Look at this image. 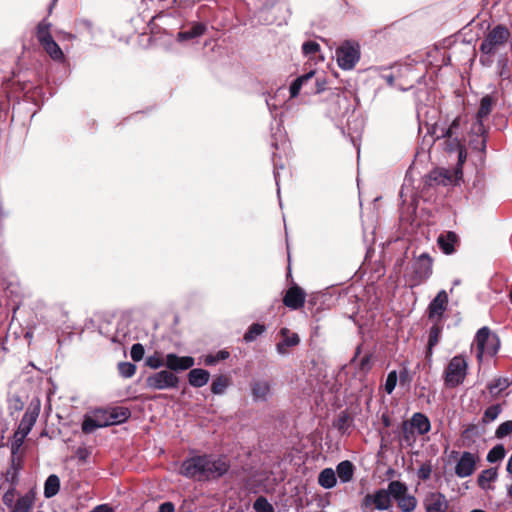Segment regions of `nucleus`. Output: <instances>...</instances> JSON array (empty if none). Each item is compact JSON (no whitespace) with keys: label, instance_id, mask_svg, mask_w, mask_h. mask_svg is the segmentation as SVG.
Instances as JSON below:
<instances>
[{"label":"nucleus","instance_id":"obj_31","mask_svg":"<svg viewBox=\"0 0 512 512\" xmlns=\"http://www.w3.org/2000/svg\"><path fill=\"white\" fill-rule=\"evenodd\" d=\"M60 490V479L56 474L47 477L44 483V497L52 498L58 494Z\"/></svg>","mask_w":512,"mask_h":512},{"label":"nucleus","instance_id":"obj_54","mask_svg":"<svg viewBox=\"0 0 512 512\" xmlns=\"http://www.w3.org/2000/svg\"><path fill=\"white\" fill-rule=\"evenodd\" d=\"M349 414L345 411L341 412L338 416L336 427L338 430L345 432L349 427Z\"/></svg>","mask_w":512,"mask_h":512},{"label":"nucleus","instance_id":"obj_59","mask_svg":"<svg viewBox=\"0 0 512 512\" xmlns=\"http://www.w3.org/2000/svg\"><path fill=\"white\" fill-rule=\"evenodd\" d=\"M126 338L127 334L125 332L120 333L119 331H117V333L111 338V341L113 343L124 344Z\"/></svg>","mask_w":512,"mask_h":512},{"label":"nucleus","instance_id":"obj_6","mask_svg":"<svg viewBox=\"0 0 512 512\" xmlns=\"http://www.w3.org/2000/svg\"><path fill=\"white\" fill-rule=\"evenodd\" d=\"M410 269L412 285H420L426 282L433 273V258L424 252L413 258Z\"/></svg>","mask_w":512,"mask_h":512},{"label":"nucleus","instance_id":"obj_46","mask_svg":"<svg viewBox=\"0 0 512 512\" xmlns=\"http://www.w3.org/2000/svg\"><path fill=\"white\" fill-rule=\"evenodd\" d=\"M81 428L84 433L89 434L94 432L96 429L101 428V424L97 422V419L94 417V415H85Z\"/></svg>","mask_w":512,"mask_h":512},{"label":"nucleus","instance_id":"obj_16","mask_svg":"<svg viewBox=\"0 0 512 512\" xmlns=\"http://www.w3.org/2000/svg\"><path fill=\"white\" fill-rule=\"evenodd\" d=\"M476 466V458L471 452H463L455 466V474L460 478H466L473 474Z\"/></svg>","mask_w":512,"mask_h":512},{"label":"nucleus","instance_id":"obj_10","mask_svg":"<svg viewBox=\"0 0 512 512\" xmlns=\"http://www.w3.org/2000/svg\"><path fill=\"white\" fill-rule=\"evenodd\" d=\"M204 455H196L185 459L180 467V474L189 479L205 481Z\"/></svg>","mask_w":512,"mask_h":512},{"label":"nucleus","instance_id":"obj_45","mask_svg":"<svg viewBox=\"0 0 512 512\" xmlns=\"http://www.w3.org/2000/svg\"><path fill=\"white\" fill-rule=\"evenodd\" d=\"M230 353L226 350H220L216 354H208L204 358V364L206 366H214L220 361L228 359Z\"/></svg>","mask_w":512,"mask_h":512},{"label":"nucleus","instance_id":"obj_5","mask_svg":"<svg viewBox=\"0 0 512 512\" xmlns=\"http://www.w3.org/2000/svg\"><path fill=\"white\" fill-rule=\"evenodd\" d=\"M476 345V358L483 360L485 355L494 356L499 349V338L495 334H491L489 327L480 328L474 338Z\"/></svg>","mask_w":512,"mask_h":512},{"label":"nucleus","instance_id":"obj_15","mask_svg":"<svg viewBox=\"0 0 512 512\" xmlns=\"http://www.w3.org/2000/svg\"><path fill=\"white\" fill-rule=\"evenodd\" d=\"M195 364V360L191 356H178L175 353H169L166 355L165 366L169 371H184L192 368Z\"/></svg>","mask_w":512,"mask_h":512},{"label":"nucleus","instance_id":"obj_28","mask_svg":"<svg viewBox=\"0 0 512 512\" xmlns=\"http://www.w3.org/2000/svg\"><path fill=\"white\" fill-rule=\"evenodd\" d=\"M206 31V25L203 23H194L189 30L181 31L177 35V40L187 41L202 36Z\"/></svg>","mask_w":512,"mask_h":512},{"label":"nucleus","instance_id":"obj_29","mask_svg":"<svg viewBox=\"0 0 512 512\" xmlns=\"http://www.w3.org/2000/svg\"><path fill=\"white\" fill-rule=\"evenodd\" d=\"M314 77V71H309L299 77H297L290 85V97L295 98L299 95L300 90L303 88V84L312 82Z\"/></svg>","mask_w":512,"mask_h":512},{"label":"nucleus","instance_id":"obj_52","mask_svg":"<svg viewBox=\"0 0 512 512\" xmlns=\"http://www.w3.org/2000/svg\"><path fill=\"white\" fill-rule=\"evenodd\" d=\"M397 372L395 370L388 373L385 381V391L391 394L397 385Z\"/></svg>","mask_w":512,"mask_h":512},{"label":"nucleus","instance_id":"obj_39","mask_svg":"<svg viewBox=\"0 0 512 512\" xmlns=\"http://www.w3.org/2000/svg\"><path fill=\"white\" fill-rule=\"evenodd\" d=\"M396 501L402 512H412L417 505L416 498L406 493L399 497Z\"/></svg>","mask_w":512,"mask_h":512},{"label":"nucleus","instance_id":"obj_24","mask_svg":"<svg viewBox=\"0 0 512 512\" xmlns=\"http://www.w3.org/2000/svg\"><path fill=\"white\" fill-rule=\"evenodd\" d=\"M498 478V471L497 468H488L483 470L477 479V483L479 487L485 491L493 490L494 487L492 486V483L495 482Z\"/></svg>","mask_w":512,"mask_h":512},{"label":"nucleus","instance_id":"obj_14","mask_svg":"<svg viewBox=\"0 0 512 512\" xmlns=\"http://www.w3.org/2000/svg\"><path fill=\"white\" fill-rule=\"evenodd\" d=\"M423 505L426 512H447L449 507L448 501L441 492H430L424 500Z\"/></svg>","mask_w":512,"mask_h":512},{"label":"nucleus","instance_id":"obj_53","mask_svg":"<svg viewBox=\"0 0 512 512\" xmlns=\"http://www.w3.org/2000/svg\"><path fill=\"white\" fill-rule=\"evenodd\" d=\"M15 495H16V487H11L7 489V491L4 493L2 500L5 506L12 508L15 504Z\"/></svg>","mask_w":512,"mask_h":512},{"label":"nucleus","instance_id":"obj_38","mask_svg":"<svg viewBox=\"0 0 512 512\" xmlns=\"http://www.w3.org/2000/svg\"><path fill=\"white\" fill-rule=\"evenodd\" d=\"M27 436L28 435L24 434V432L16 429L10 442V450L12 456L17 457V454L19 453Z\"/></svg>","mask_w":512,"mask_h":512},{"label":"nucleus","instance_id":"obj_61","mask_svg":"<svg viewBox=\"0 0 512 512\" xmlns=\"http://www.w3.org/2000/svg\"><path fill=\"white\" fill-rule=\"evenodd\" d=\"M76 455L77 457L80 459V460H86L88 455H89V452L86 448L84 447H79L77 450H76Z\"/></svg>","mask_w":512,"mask_h":512},{"label":"nucleus","instance_id":"obj_49","mask_svg":"<svg viewBox=\"0 0 512 512\" xmlns=\"http://www.w3.org/2000/svg\"><path fill=\"white\" fill-rule=\"evenodd\" d=\"M118 372L123 378H131L136 373V365L131 362H119Z\"/></svg>","mask_w":512,"mask_h":512},{"label":"nucleus","instance_id":"obj_62","mask_svg":"<svg viewBox=\"0 0 512 512\" xmlns=\"http://www.w3.org/2000/svg\"><path fill=\"white\" fill-rule=\"evenodd\" d=\"M92 512H113V509L107 504H101L96 506Z\"/></svg>","mask_w":512,"mask_h":512},{"label":"nucleus","instance_id":"obj_23","mask_svg":"<svg viewBox=\"0 0 512 512\" xmlns=\"http://www.w3.org/2000/svg\"><path fill=\"white\" fill-rule=\"evenodd\" d=\"M210 378V373L202 368L191 369L188 373V382L195 388L205 386Z\"/></svg>","mask_w":512,"mask_h":512},{"label":"nucleus","instance_id":"obj_37","mask_svg":"<svg viewBox=\"0 0 512 512\" xmlns=\"http://www.w3.org/2000/svg\"><path fill=\"white\" fill-rule=\"evenodd\" d=\"M230 385V380L224 375L217 376L211 384V392L215 395H222Z\"/></svg>","mask_w":512,"mask_h":512},{"label":"nucleus","instance_id":"obj_57","mask_svg":"<svg viewBox=\"0 0 512 512\" xmlns=\"http://www.w3.org/2000/svg\"><path fill=\"white\" fill-rule=\"evenodd\" d=\"M146 365L152 369H159L163 365H165V362L163 359L158 355L149 356L146 359Z\"/></svg>","mask_w":512,"mask_h":512},{"label":"nucleus","instance_id":"obj_58","mask_svg":"<svg viewBox=\"0 0 512 512\" xmlns=\"http://www.w3.org/2000/svg\"><path fill=\"white\" fill-rule=\"evenodd\" d=\"M432 473V467L430 464H423L417 470V476L421 480H428Z\"/></svg>","mask_w":512,"mask_h":512},{"label":"nucleus","instance_id":"obj_27","mask_svg":"<svg viewBox=\"0 0 512 512\" xmlns=\"http://www.w3.org/2000/svg\"><path fill=\"white\" fill-rule=\"evenodd\" d=\"M109 412V420L112 425H118L126 422L130 416L131 411L127 407L116 406L108 409Z\"/></svg>","mask_w":512,"mask_h":512},{"label":"nucleus","instance_id":"obj_36","mask_svg":"<svg viewBox=\"0 0 512 512\" xmlns=\"http://www.w3.org/2000/svg\"><path fill=\"white\" fill-rule=\"evenodd\" d=\"M416 430L410 426V422L408 420L403 421L402 423V440L407 446H412L417 439Z\"/></svg>","mask_w":512,"mask_h":512},{"label":"nucleus","instance_id":"obj_9","mask_svg":"<svg viewBox=\"0 0 512 512\" xmlns=\"http://www.w3.org/2000/svg\"><path fill=\"white\" fill-rule=\"evenodd\" d=\"M204 465L205 481L222 477L228 472L230 468L229 462H227L224 458L206 454H204Z\"/></svg>","mask_w":512,"mask_h":512},{"label":"nucleus","instance_id":"obj_51","mask_svg":"<svg viewBox=\"0 0 512 512\" xmlns=\"http://www.w3.org/2000/svg\"><path fill=\"white\" fill-rule=\"evenodd\" d=\"M94 417L97 419V422L101 424V428L111 426L109 420V412L108 409H96L93 412Z\"/></svg>","mask_w":512,"mask_h":512},{"label":"nucleus","instance_id":"obj_60","mask_svg":"<svg viewBox=\"0 0 512 512\" xmlns=\"http://www.w3.org/2000/svg\"><path fill=\"white\" fill-rule=\"evenodd\" d=\"M158 512H175V506L172 502H164L159 506Z\"/></svg>","mask_w":512,"mask_h":512},{"label":"nucleus","instance_id":"obj_7","mask_svg":"<svg viewBox=\"0 0 512 512\" xmlns=\"http://www.w3.org/2000/svg\"><path fill=\"white\" fill-rule=\"evenodd\" d=\"M337 63L343 70H351L360 59V47L358 44L346 41L336 49Z\"/></svg>","mask_w":512,"mask_h":512},{"label":"nucleus","instance_id":"obj_32","mask_svg":"<svg viewBox=\"0 0 512 512\" xmlns=\"http://www.w3.org/2000/svg\"><path fill=\"white\" fill-rule=\"evenodd\" d=\"M318 483L325 489L333 488L337 483L335 471L332 468L323 469L318 476Z\"/></svg>","mask_w":512,"mask_h":512},{"label":"nucleus","instance_id":"obj_19","mask_svg":"<svg viewBox=\"0 0 512 512\" xmlns=\"http://www.w3.org/2000/svg\"><path fill=\"white\" fill-rule=\"evenodd\" d=\"M457 242L458 236L453 231L442 233L437 239V244L440 250L446 255H451L455 252V245Z\"/></svg>","mask_w":512,"mask_h":512},{"label":"nucleus","instance_id":"obj_22","mask_svg":"<svg viewBox=\"0 0 512 512\" xmlns=\"http://www.w3.org/2000/svg\"><path fill=\"white\" fill-rule=\"evenodd\" d=\"M408 421L410 422V426L416 430L418 435L427 434L431 429L429 418L421 412L414 413Z\"/></svg>","mask_w":512,"mask_h":512},{"label":"nucleus","instance_id":"obj_50","mask_svg":"<svg viewBox=\"0 0 512 512\" xmlns=\"http://www.w3.org/2000/svg\"><path fill=\"white\" fill-rule=\"evenodd\" d=\"M510 434H512V420L501 423L495 431V437L497 439H503Z\"/></svg>","mask_w":512,"mask_h":512},{"label":"nucleus","instance_id":"obj_42","mask_svg":"<svg viewBox=\"0 0 512 512\" xmlns=\"http://www.w3.org/2000/svg\"><path fill=\"white\" fill-rule=\"evenodd\" d=\"M506 450L502 444L495 445L489 450L486 459L489 463H496L504 459Z\"/></svg>","mask_w":512,"mask_h":512},{"label":"nucleus","instance_id":"obj_1","mask_svg":"<svg viewBox=\"0 0 512 512\" xmlns=\"http://www.w3.org/2000/svg\"><path fill=\"white\" fill-rule=\"evenodd\" d=\"M465 121L461 116L453 119V121L446 126L445 124L436 123L432 127V136L436 139H444V149L447 152H458L459 161L462 162L465 158V151L463 145V125Z\"/></svg>","mask_w":512,"mask_h":512},{"label":"nucleus","instance_id":"obj_33","mask_svg":"<svg viewBox=\"0 0 512 512\" xmlns=\"http://www.w3.org/2000/svg\"><path fill=\"white\" fill-rule=\"evenodd\" d=\"M511 384L512 382L508 378L498 377L488 383L487 389L492 396L497 397L501 392L510 387Z\"/></svg>","mask_w":512,"mask_h":512},{"label":"nucleus","instance_id":"obj_12","mask_svg":"<svg viewBox=\"0 0 512 512\" xmlns=\"http://www.w3.org/2000/svg\"><path fill=\"white\" fill-rule=\"evenodd\" d=\"M40 413V401L36 400L32 401L27 407L17 429L24 432V434H29L35 425L37 418Z\"/></svg>","mask_w":512,"mask_h":512},{"label":"nucleus","instance_id":"obj_4","mask_svg":"<svg viewBox=\"0 0 512 512\" xmlns=\"http://www.w3.org/2000/svg\"><path fill=\"white\" fill-rule=\"evenodd\" d=\"M468 371V362L464 355L454 356L444 370V383L448 388H455L461 385Z\"/></svg>","mask_w":512,"mask_h":512},{"label":"nucleus","instance_id":"obj_2","mask_svg":"<svg viewBox=\"0 0 512 512\" xmlns=\"http://www.w3.org/2000/svg\"><path fill=\"white\" fill-rule=\"evenodd\" d=\"M495 100L491 95H485L480 100L475 122L471 126L469 144L472 149L484 152L487 146V129L484 120L490 115Z\"/></svg>","mask_w":512,"mask_h":512},{"label":"nucleus","instance_id":"obj_35","mask_svg":"<svg viewBox=\"0 0 512 512\" xmlns=\"http://www.w3.org/2000/svg\"><path fill=\"white\" fill-rule=\"evenodd\" d=\"M41 46L54 61L64 60V53L54 39L43 43Z\"/></svg>","mask_w":512,"mask_h":512},{"label":"nucleus","instance_id":"obj_25","mask_svg":"<svg viewBox=\"0 0 512 512\" xmlns=\"http://www.w3.org/2000/svg\"><path fill=\"white\" fill-rule=\"evenodd\" d=\"M34 501L35 492L30 490L17 499L10 512H31Z\"/></svg>","mask_w":512,"mask_h":512},{"label":"nucleus","instance_id":"obj_20","mask_svg":"<svg viewBox=\"0 0 512 512\" xmlns=\"http://www.w3.org/2000/svg\"><path fill=\"white\" fill-rule=\"evenodd\" d=\"M365 501L373 503L375 508L380 511L387 510L391 505L390 496L384 489H379L374 494L366 495Z\"/></svg>","mask_w":512,"mask_h":512},{"label":"nucleus","instance_id":"obj_11","mask_svg":"<svg viewBox=\"0 0 512 512\" xmlns=\"http://www.w3.org/2000/svg\"><path fill=\"white\" fill-rule=\"evenodd\" d=\"M448 300L447 292L440 290L428 305V318L430 320L436 319V322H440L447 309Z\"/></svg>","mask_w":512,"mask_h":512},{"label":"nucleus","instance_id":"obj_18","mask_svg":"<svg viewBox=\"0 0 512 512\" xmlns=\"http://www.w3.org/2000/svg\"><path fill=\"white\" fill-rule=\"evenodd\" d=\"M21 468L22 465L20 458L11 456L10 465L4 473V482L8 483L11 487H17Z\"/></svg>","mask_w":512,"mask_h":512},{"label":"nucleus","instance_id":"obj_41","mask_svg":"<svg viewBox=\"0 0 512 512\" xmlns=\"http://www.w3.org/2000/svg\"><path fill=\"white\" fill-rule=\"evenodd\" d=\"M502 412V406L500 404H494L487 407L482 416V423L489 424L496 420Z\"/></svg>","mask_w":512,"mask_h":512},{"label":"nucleus","instance_id":"obj_63","mask_svg":"<svg viewBox=\"0 0 512 512\" xmlns=\"http://www.w3.org/2000/svg\"><path fill=\"white\" fill-rule=\"evenodd\" d=\"M370 368V356L366 355L361 359L360 362V369L361 370H368Z\"/></svg>","mask_w":512,"mask_h":512},{"label":"nucleus","instance_id":"obj_21","mask_svg":"<svg viewBox=\"0 0 512 512\" xmlns=\"http://www.w3.org/2000/svg\"><path fill=\"white\" fill-rule=\"evenodd\" d=\"M442 333V326L439 322H435L429 329L427 350L425 358L428 362L432 361L433 348L439 343V339Z\"/></svg>","mask_w":512,"mask_h":512},{"label":"nucleus","instance_id":"obj_56","mask_svg":"<svg viewBox=\"0 0 512 512\" xmlns=\"http://www.w3.org/2000/svg\"><path fill=\"white\" fill-rule=\"evenodd\" d=\"M131 358L134 361H140L144 356V347L140 343H135L132 345L131 351Z\"/></svg>","mask_w":512,"mask_h":512},{"label":"nucleus","instance_id":"obj_55","mask_svg":"<svg viewBox=\"0 0 512 512\" xmlns=\"http://www.w3.org/2000/svg\"><path fill=\"white\" fill-rule=\"evenodd\" d=\"M319 49L320 45L315 41H307L302 45L303 54L306 56L314 55L317 51H319Z\"/></svg>","mask_w":512,"mask_h":512},{"label":"nucleus","instance_id":"obj_30","mask_svg":"<svg viewBox=\"0 0 512 512\" xmlns=\"http://www.w3.org/2000/svg\"><path fill=\"white\" fill-rule=\"evenodd\" d=\"M336 472L342 483L350 482L354 475V465L348 460L342 461L337 465Z\"/></svg>","mask_w":512,"mask_h":512},{"label":"nucleus","instance_id":"obj_8","mask_svg":"<svg viewBox=\"0 0 512 512\" xmlns=\"http://www.w3.org/2000/svg\"><path fill=\"white\" fill-rule=\"evenodd\" d=\"M179 385V378L169 370H161L146 378V387L152 390L175 389Z\"/></svg>","mask_w":512,"mask_h":512},{"label":"nucleus","instance_id":"obj_34","mask_svg":"<svg viewBox=\"0 0 512 512\" xmlns=\"http://www.w3.org/2000/svg\"><path fill=\"white\" fill-rule=\"evenodd\" d=\"M51 23L47 19L40 21L36 27V38L40 45L53 39L50 29Z\"/></svg>","mask_w":512,"mask_h":512},{"label":"nucleus","instance_id":"obj_47","mask_svg":"<svg viewBox=\"0 0 512 512\" xmlns=\"http://www.w3.org/2000/svg\"><path fill=\"white\" fill-rule=\"evenodd\" d=\"M255 512H274L273 505L264 497L259 496L253 503Z\"/></svg>","mask_w":512,"mask_h":512},{"label":"nucleus","instance_id":"obj_26","mask_svg":"<svg viewBox=\"0 0 512 512\" xmlns=\"http://www.w3.org/2000/svg\"><path fill=\"white\" fill-rule=\"evenodd\" d=\"M251 389L254 401H266L270 395L271 386L266 380H257L252 383Z\"/></svg>","mask_w":512,"mask_h":512},{"label":"nucleus","instance_id":"obj_3","mask_svg":"<svg viewBox=\"0 0 512 512\" xmlns=\"http://www.w3.org/2000/svg\"><path fill=\"white\" fill-rule=\"evenodd\" d=\"M509 37L510 31L503 25H497L490 30L479 46L480 64L490 67L494 62L495 54L506 45Z\"/></svg>","mask_w":512,"mask_h":512},{"label":"nucleus","instance_id":"obj_43","mask_svg":"<svg viewBox=\"0 0 512 512\" xmlns=\"http://www.w3.org/2000/svg\"><path fill=\"white\" fill-rule=\"evenodd\" d=\"M389 496H393L395 500L407 492V486L400 481H391L386 490Z\"/></svg>","mask_w":512,"mask_h":512},{"label":"nucleus","instance_id":"obj_48","mask_svg":"<svg viewBox=\"0 0 512 512\" xmlns=\"http://www.w3.org/2000/svg\"><path fill=\"white\" fill-rule=\"evenodd\" d=\"M326 84H327V82H326V79H325V77L323 75H321V76H316L315 75L314 86L308 88L307 91H306V94L307 95L319 94V93L325 91Z\"/></svg>","mask_w":512,"mask_h":512},{"label":"nucleus","instance_id":"obj_40","mask_svg":"<svg viewBox=\"0 0 512 512\" xmlns=\"http://www.w3.org/2000/svg\"><path fill=\"white\" fill-rule=\"evenodd\" d=\"M265 331H266V327H265V325L260 324V323H253V324L248 328V330L246 331V333L244 334V336H243V340H244L246 343L252 342V341L256 340V338H257L258 336H260L261 334H263Z\"/></svg>","mask_w":512,"mask_h":512},{"label":"nucleus","instance_id":"obj_17","mask_svg":"<svg viewBox=\"0 0 512 512\" xmlns=\"http://www.w3.org/2000/svg\"><path fill=\"white\" fill-rule=\"evenodd\" d=\"M280 333L283 336V339L277 343L276 351L278 354L285 356L289 354V347H294L299 344L300 338L297 333L290 334L288 328H282Z\"/></svg>","mask_w":512,"mask_h":512},{"label":"nucleus","instance_id":"obj_13","mask_svg":"<svg viewBox=\"0 0 512 512\" xmlns=\"http://www.w3.org/2000/svg\"><path fill=\"white\" fill-rule=\"evenodd\" d=\"M306 293L298 285L291 286L283 298L284 305L291 310H298L305 304Z\"/></svg>","mask_w":512,"mask_h":512},{"label":"nucleus","instance_id":"obj_44","mask_svg":"<svg viewBox=\"0 0 512 512\" xmlns=\"http://www.w3.org/2000/svg\"><path fill=\"white\" fill-rule=\"evenodd\" d=\"M23 408L24 402L19 395L14 394L8 398V410L10 416L13 417L16 413L23 410Z\"/></svg>","mask_w":512,"mask_h":512},{"label":"nucleus","instance_id":"obj_64","mask_svg":"<svg viewBox=\"0 0 512 512\" xmlns=\"http://www.w3.org/2000/svg\"><path fill=\"white\" fill-rule=\"evenodd\" d=\"M56 33L58 36L61 37V39H64V40H74L76 38L75 35L65 32V31H57Z\"/></svg>","mask_w":512,"mask_h":512}]
</instances>
